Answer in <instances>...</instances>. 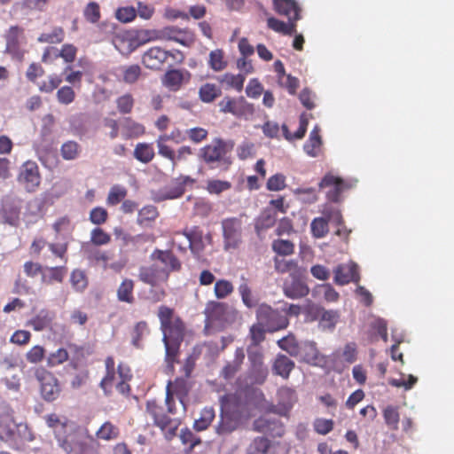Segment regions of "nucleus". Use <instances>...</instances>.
Returning <instances> with one entry per match:
<instances>
[{"label":"nucleus","mask_w":454,"mask_h":454,"mask_svg":"<svg viewBox=\"0 0 454 454\" xmlns=\"http://www.w3.org/2000/svg\"><path fill=\"white\" fill-rule=\"evenodd\" d=\"M340 318L336 310H324L320 317V327L325 331H333Z\"/></svg>","instance_id":"31"},{"label":"nucleus","mask_w":454,"mask_h":454,"mask_svg":"<svg viewBox=\"0 0 454 454\" xmlns=\"http://www.w3.org/2000/svg\"><path fill=\"white\" fill-rule=\"evenodd\" d=\"M80 153V146L74 141H67L61 146V155L66 160L76 159Z\"/></svg>","instance_id":"48"},{"label":"nucleus","mask_w":454,"mask_h":454,"mask_svg":"<svg viewBox=\"0 0 454 454\" xmlns=\"http://www.w3.org/2000/svg\"><path fill=\"white\" fill-rule=\"evenodd\" d=\"M137 48L147 43L157 41V29L133 30Z\"/></svg>","instance_id":"42"},{"label":"nucleus","mask_w":454,"mask_h":454,"mask_svg":"<svg viewBox=\"0 0 454 454\" xmlns=\"http://www.w3.org/2000/svg\"><path fill=\"white\" fill-rule=\"evenodd\" d=\"M55 314L46 309H40L27 323L35 331L40 332L51 327Z\"/></svg>","instance_id":"24"},{"label":"nucleus","mask_w":454,"mask_h":454,"mask_svg":"<svg viewBox=\"0 0 454 454\" xmlns=\"http://www.w3.org/2000/svg\"><path fill=\"white\" fill-rule=\"evenodd\" d=\"M46 422L50 427L53 428L59 447H61L67 453L71 452L73 450L71 444L67 441L62 440L61 435L59 434V429L67 427V421L66 419L61 420L56 414H51L47 416Z\"/></svg>","instance_id":"23"},{"label":"nucleus","mask_w":454,"mask_h":454,"mask_svg":"<svg viewBox=\"0 0 454 454\" xmlns=\"http://www.w3.org/2000/svg\"><path fill=\"white\" fill-rule=\"evenodd\" d=\"M238 291L241 296L244 305L247 308L251 309L255 305V301L248 285V279L245 276L240 277V283L239 285Z\"/></svg>","instance_id":"30"},{"label":"nucleus","mask_w":454,"mask_h":454,"mask_svg":"<svg viewBox=\"0 0 454 454\" xmlns=\"http://www.w3.org/2000/svg\"><path fill=\"white\" fill-rule=\"evenodd\" d=\"M284 294L292 299H299L309 294L307 285L297 278H293L291 281H286L284 284Z\"/></svg>","instance_id":"25"},{"label":"nucleus","mask_w":454,"mask_h":454,"mask_svg":"<svg viewBox=\"0 0 454 454\" xmlns=\"http://www.w3.org/2000/svg\"><path fill=\"white\" fill-rule=\"evenodd\" d=\"M162 333L166 349V370L168 372H171L174 370V363L184 337L183 323L180 320H175L174 324L164 328Z\"/></svg>","instance_id":"3"},{"label":"nucleus","mask_w":454,"mask_h":454,"mask_svg":"<svg viewBox=\"0 0 454 454\" xmlns=\"http://www.w3.org/2000/svg\"><path fill=\"white\" fill-rule=\"evenodd\" d=\"M383 417L385 423L389 427L395 430L398 428L400 416L396 407L392 405L387 406L383 411Z\"/></svg>","instance_id":"47"},{"label":"nucleus","mask_w":454,"mask_h":454,"mask_svg":"<svg viewBox=\"0 0 454 454\" xmlns=\"http://www.w3.org/2000/svg\"><path fill=\"white\" fill-rule=\"evenodd\" d=\"M214 418L215 411L213 408L206 407L201 411L200 418L194 422L195 429L197 431H202L206 429L210 425Z\"/></svg>","instance_id":"40"},{"label":"nucleus","mask_w":454,"mask_h":454,"mask_svg":"<svg viewBox=\"0 0 454 454\" xmlns=\"http://www.w3.org/2000/svg\"><path fill=\"white\" fill-rule=\"evenodd\" d=\"M319 186L320 188H330L327 198L334 202H337L341 192L349 187L344 180L332 174L325 175L319 183Z\"/></svg>","instance_id":"16"},{"label":"nucleus","mask_w":454,"mask_h":454,"mask_svg":"<svg viewBox=\"0 0 454 454\" xmlns=\"http://www.w3.org/2000/svg\"><path fill=\"white\" fill-rule=\"evenodd\" d=\"M119 434V429L110 422H105L97 431V436L105 441L116 439Z\"/></svg>","instance_id":"46"},{"label":"nucleus","mask_w":454,"mask_h":454,"mask_svg":"<svg viewBox=\"0 0 454 454\" xmlns=\"http://www.w3.org/2000/svg\"><path fill=\"white\" fill-rule=\"evenodd\" d=\"M70 282L76 292H82L88 286V279L85 272L82 270H74L71 273Z\"/></svg>","instance_id":"44"},{"label":"nucleus","mask_w":454,"mask_h":454,"mask_svg":"<svg viewBox=\"0 0 454 454\" xmlns=\"http://www.w3.org/2000/svg\"><path fill=\"white\" fill-rule=\"evenodd\" d=\"M159 318L160 321L161 330L174 324L175 320H179L178 318H174L172 309L164 306L160 307L159 309Z\"/></svg>","instance_id":"57"},{"label":"nucleus","mask_w":454,"mask_h":454,"mask_svg":"<svg viewBox=\"0 0 454 454\" xmlns=\"http://www.w3.org/2000/svg\"><path fill=\"white\" fill-rule=\"evenodd\" d=\"M83 251L87 254L88 259L95 260L97 262H102L105 268H106L108 262L114 257L113 252L103 251L89 245L83 247Z\"/></svg>","instance_id":"28"},{"label":"nucleus","mask_w":454,"mask_h":454,"mask_svg":"<svg viewBox=\"0 0 454 454\" xmlns=\"http://www.w3.org/2000/svg\"><path fill=\"white\" fill-rule=\"evenodd\" d=\"M334 282L343 286L351 281L357 283L360 276L357 272V265L355 262L344 263L338 265L334 270Z\"/></svg>","instance_id":"15"},{"label":"nucleus","mask_w":454,"mask_h":454,"mask_svg":"<svg viewBox=\"0 0 454 454\" xmlns=\"http://www.w3.org/2000/svg\"><path fill=\"white\" fill-rule=\"evenodd\" d=\"M244 215L227 217L222 220L223 248L226 251L237 249L243 240Z\"/></svg>","instance_id":"4"},{"label":"nucleus","mask_w":454,"mask_h":454,"mask_svg":"<svg viewBox=\"0 0 454 454\" xmlns=\"http://www.w3.org/2000/svg\"><path fill=\"white\" fill-rule=\"evenodd\" d=\"M279 401L285 410H289L295 402L294 392L290 388H281L278 393Z\"/></svg>","instance_id":"56"},{"label":"nucleus","mask_w":454,"mask_h":454,"mask_svg":"<svg viewBox=\"0 0 454 454\" xmlns=\"http://www.w3.org/2000/svg\"><path fill=\"white\" fill-rule=\"evenodd\" d=\"M232 146L231 143L215 138L200 150V157L208 164L220 162Z\"/></svg>","instance_id":"9"},{"label":"nucleus","mask_w":454,"mask_h":454,"mask_svg":"<svg viewBox=\"0 0 454 454\" xmlns=\"http://www.w3.org/2000/svg\"><path fill=\"white\" fill-rule=\"evenodd\" d=\"M134 283L130 279H125L120 285L117 290V297L121 301L132 303L133 302V292Z\"/></svg>","instance_id":"35"},{"label":"nucleus","mask_w":454,"mask_h":454,"mask_svg":"<svg viewBox=\"0 0 454 454\" xmlns=\"http://www.w3.org/2000/svg\"><path fill=\"white\" fill-rule=\"evenodd\" d=\"M169 55V51L155 46L144 52L141 61L146 68L157 70L160 69Z\"/></svg>","instance_id":"12"},{"label":"nucleus","mask_w":454,"mask_h":454,"mask_svg":"<svg viewBox=\"0 0 454 454\" xmlns=\"http://www.w3.org/2000/svg\"><path fill=\"white\" fill-rule=\"evenodd\" d=\"M138 277L142 282L153 286L168 279L166 271L161 270V268L160 269V266L155 264L154 262L151 266L141 267Z\"/></svg>","instance_id":"17"},{"label":"nucleus","mask_w":454,"mask_h":454,"mask_svg":"<svg viewBox=\"0 0 454 454\" xmlns=\"http://www.w3.org/2000/svg\"><path fill=\"white\" fill-rule=\"evenodd\" d=\"M68 359L67 351L64 348H59L55 352L51 353L48 357V364L50 366H56Z\"/></svg>","instance_id":"60"},{"label":"nucleus","mask_w":454,"mask_h":454,"mask_svg":"<svg viewBox=\"0 0 454 454\" xmlns=\"http://www.w3.org/2000/svg\"><path fill=\"white\" fill-rule=\"evenodd\" d=\"M110 236L100 228H95L90 234V241L96 246L106 245L110 242Z\"/></svg>","instance_id":"58"},{"label":"nucleus","mask_w":454,"mask_h":454,"mask_svg":"<svg viewBox=\"0 0 454 454\" xmlns=\"http://www.w3.org/2000/svg\"><path fill=\"white\" fill-rule=\"evenodd\" d=\"M234 290L233 285L225 279H220L215 282L214 292L218 299H224Z\"/></svg>","instance_id":"49"},{"label":"nucleus","mask_w":454,"mask_h":454,"mask_svg":"<svg viewBox=\"0 0 454 454\" xmlns=\"http://www.w3.org/2000/svg\"><path fill=\"white\" fill-rule=\"evenodd\" d=\"M151 260L160 266V269L166 271V275H168L171 271L178 270L181 267L180 262L177 258L169 251L155 250L151 254Z\"/></svg>","instance_id":"13"},{"label":"nucleus","mask_w":454,"mask_h":454,"mask_svg":"<svg viewBox=\"0 0 454 454\" xmlns=\"http://www.w3.org/2000/svg\"><path fill=\"white\" fill-rule=\"evenodd\" d=\"M294 367V363L285 355H278L273 364L272 370L275 374L283 379H287Z\"/></svg>","instance_id":"26"},{"label":"nucleus","mask_w":454,"mask_h":454,"mask_svg":"<svg viewBox=\"0 0 454 454\" xmlns=\"http://www.w3.org/2000/svg\"><path fill=\"white\" fill-rule=\"evenodd\" d=\"M321 145V137L319 136V127L315 126L313 130L310 132L308 142L304 145L305 152L310 156L317 155V148Z\"/></svg>","instance_id":"37"},{"label":"nucleus","mask_w":454,"mask_h":454,"mask_svg":"<svg viewBox=\"0 0 454 454\" xmlns=\"http://www.w3.org/2000/svg\"><path fill=\"white\" fill-rule=\"evenodd\" d=\"M279 348L290 356L309 361L316 357L317 350L311 341L298 342L294 335H288L278 341Z\"/></svg>","instance_id":"7"},{"label":"nucleus","mask_w":454,"mask_h":454,"mask_svg":"<svg viewBox=\"0 0 454 454\" xmlns=\"http://www.w3.org/2000/svg\"><path fill=\"white\" fill-rule=\"evenodd\" d=\"M199 94L203 102L210 103L221 94V90L215 84L206 83L200 88Z\"/></svg>","instance_id":"36"},{"label":"nucleus","mask_w":454,"mask_h":454,"mask_svg":"<svg viewBox=\"0 0 454 454\" xmlns=\"http://www.w3.org/2000/svg\"><path fill=\"white\" fill-rule=\"evenodd\" d=\"M193 183V179L189 176H182L178 179V182L170 188L161 191L157 197H155V200H173L179 198L184 192V185L192 184Z\"/></svg>","instance_id":"22"},{"label":"nucleus","mask_w":454,"mask_h":454,"mask_svg":"<svg viewBox=\"0 0 454 454\" xmlns=\"http://www.w3.org/2000/svg\"><path fill=\"white\" fill-rule=\"evenodd\" d=\"M127 194L126 190L121 186H114L108 194L107 202L111 205L118 204Z\"/></svg>","instance_id":"59"},{"label":"nucleus","mask_w":454,"mask_h":454,"mask_svg":"<svg viewBox=\"0 0 454 454\" xmlns=\"http://www.w3.org/2000/svg\"><path fill=\"white\" fill-rule=\"evenodd\" d=\"M273 250L280 255H289L294 252V244L286 239H278L272 243Z\"/></svg>","instance_id":"54"},{"label":"nucleus","mask_w":454,"mask_h":454,"mask_svg":"<svg viewBox=\"0 0 454 454\" xmlns=\"http://www.w3.org/2000/svg\"><path fill=\"white\" fill-rule=\"evenodd\" d=\"M121 72H122V80L126 83L131 84V83L136 82L138 80V78L141 75L142 69L138 65L134 64V65L122 67Z\"/></svg>","instance_id":"45"},{"label":"nucleus","mask_w":454,"mask_h":454,"mask_svg":"<svg viewBox=\"0 0 454 454\" xmlns=\"http://www.w3.org/2000/svg\"><path fill=\"white\" fill-rule=\"evenodd\" d=\"M133 98L129 94H125L117 99V107L123 114L129 113L133 107Z\"/></svg>","instance_id":"64"},{"label":"nucleus","mask_w":454,"mask_h":454,"mask_svg":"<svg viewBox=\"0 0 454 454\" xmlns=\"http://www.w3.org/2000/svg\"><path fill=\"white\" fill-rule=\"evenodd\" d=\"M247 416L244 405L238 403L235 395L223 396L221 398V420L216 427L217 434H223L233 431Z\"/></svg>","instance_id":"1"},{"label":"nucleus","mask_w":454,"mask_h":454,"mask_svg":"<svg viewBox=\"0 0 454 454\" xmlns=\"http://www.w3.org/2000/svg\"><path fill=\"white\" fill-rule=\"evenodd\" d=\"M183 32L176 27H164L162 29L157 30L158 35V40H168V41H175L176 43H179L181 44H184L183 38L179 37V35Z\"/></svg>","instance_id":"43"},{"label":"nucleus","mask_w":454,"mask_h":454,"mask_svg":"<svg viewBox=\"0 0 454 454\" xmlns=\"http://www.w3.org/2000/svg\"><path fill=\"white\" fill-rule=\"evenodd\" d=\"M22 31L18 27H12L6 35V51L14 53L20 44Z\"/></svg>","instance_id":"32"},{"label":"nucleus","mask_w":454,"mask_h":454,"mask_svg":"<svg viewBox=\"0 0 454 454\" xmlns=\"http://www.w3.org/2000/svg\"><path fill=\"white\" fill-rule=\"evenodd\" d=\"M146 411L152 416L154 423L162 430L168 428V425L171 424L170 419L161 413V408L156 404L155 401L147 402Z\"/></svg>","instance_id":"27"},{"label":"nucleus","mask_w":454,"mask_h":454,"mask_svg":"<svg viewBox=\"0 0 454 454\" xmlns=\"http://www.w3.org/2000/svg\"><path fill=\"white\" fill-rule=\"evenodd\" d=\"M66 268L64 266H57L47 268L42 272V282L47 285L52 284L54 281L61 283L64 279Z\"/></svg>","instance_id":"29"},{"label":"nucleus","mask_w":454,"mask_h":454,"mask_svg":"<svg viewBox=\"0 0 454 454\" xmlns=\"http://www.w3.org/2000/svg\"><path fill=\"white\" fill-rule=\"evenodd\" d=\"M21 208V200L13 196H6L3 200V209L2 215L4 219V222L11 224L15 225Z\"/></svg>","instance_id":"19"},{"label":"nucleus","mask_w":454,"mask_h":454,"mask_svg":"<svg viewBox=\"0 0 454 454\" xmlns=\"http://www.w3.org/2000/svg\"><path fill=\"white\" fill-rule=\"evenodd\" d=\"M124 129L126 130L125 136L137 137L144 133V127L131 120H125Z\"/></svg>","instance_id":"63"},{"label":"nucleus","mask_w":454,"mask_h":454,"mask_svg":"<svg viewBox=\"0 0 454 454\" xmlns=\"http://www.w3.org/2000/svg\"><path fill=\"white\" fill-rule=\"evenodd\" d=\"M257 323L269 332H275L286 327L288 320L278 310L273 309L266 303H262L256 309Z\"/></svg>","instance_id":"6"},{"label":"nucleus","mask_w":454,"mask_h":454,"mask_svg":"<svg viewBox=\"0 0 454 454\" xmlns=\"http://www.w3.org/2000/svg\"><path fill=\"white\" fill-rule=\"evenodd\" d=\"M57 98L59 103L68 105L74 99V91L69 86H64L57 92Z\"/></svg>","instance_id":"61"},{"label":"nucleus","mask_w":454,"mask_h":454,"mask_svg":"<svg viewBox=\"0 0 454 454\" xmlns=\"http://www.w3.org/2000/svg\"><path fill=\"white\" fill-rule=\"evenodd\" d=\"M276 11L287 17L289 23L278 20L275 18H269L267 20L268 27L278 33L284 35H293L296 33L295 22L301 19V8L295 0H274Z\"/></svg>","instance_id":"2"},{"label":"nucleus","mask_w":454,"mask_h":454,"mask_svg":"<svg viewBox=\"0 0 454 454\" xmlns=\"http://www.w3.org/2000/svg\"><path fill=\"white\" fill-rule=\"evenodd\" d=\"M112 43L114 48L122 55H129L137 49L133 30L116 33Z\"/></svg>","instance_id":"14"},{"label":"nucleus","mask_w":454,"mask_h":454,"mask_svg":"<svg viewBox=\"0 0 454 454\" xmlns=\"http://www.w3.org/2000/svg\"><path fill=\"white\" fill-rule=\"evenodd\" d=\"M221 82L240 91L243 88L245 76L243 74H225L223 75Z\"/></svg>","instance_id":"52"},{"label":"nucleus","mask_w":454,"mask_h":454,"mask_svg":"<svg viewBox=\"0 0 454 454\" xmlns=\"http://www.w3.org/2000/svg\"><path fill=\"white\" fill-rule=\"evenodd\" d=\"M18 180L27 192H34L41 182L37 164L32 160L26 161L20 167Z\"/></svg>","instance_id":"11"},{"label":"nucleus","mask_w":454,"mask_h":454,"mask_svg":"<svg viewBox=\"0 0 454 454\" xmlns=\"http://www.w3.org/2000/svg\"><path fill=\"white\" fill-rule=\"evenodd\" d=\"M248 359L251 363L252 369L257 373L256 382L262 383L265 380L268 370L263 365L262 353L257 347L249 346L247 348Z\"/></svg>","instance_id":"20"},{"label":"nucleus","mask_w":454,"mask_h":454,"mask_svg":"<svg viewBox=\"0 0 454 454\" xmlns=\"http://www.w3.org/2000/svg\"><path fill=\"white\" fill-rule=\"evenodd\" d=\"M209 66L215 71H221L225 67L226 63L223 60V54L221 50H215L210 52Z\"/></svg>","instance_id":"55"},{"label":"nucleus","mask_w":454,"mask_h":454,"mask_svg":"<svg viewBox=\"0 0 454 454\" xmlns=\"http://www.w3.org/2000/svg\"><path fill=\"white\" fill-rule=\"evenodd\" d=\"M231 184L228 181L219 180V179H209L207 181L205 189L210 194L219 195L222 192L230 190Z\"/></svg>","instance_id":"41"},{"label":"nucleus","mask_w":454,"mask_h":454,"mask_svg":"<svg viewBox=\"0 0 454 454\" xmlns=\"http://www.w3.org/2000/svg\"><path fill=\"white\" fill-rule=\"evenodd\" d=\"M310 229L315 238H324L329 231L328 220L325 217H317L311 222Z\"/></svg>","instance_id":"38"},{"label":"nucleus","mask_w":454,"mask_h":454,"mask_svg":"<svg viewBox=\"0 0 454 454\" xmlns=\"http://www.w3.org/2000/svg\"><path fill=\"white\" fill-rule=\"evenodd\" d=\"M35 377L40 382L41 394L46 401H53L59 395V387L57 379L50 372L37 369Z\"/></svg>","instance_id":"10"},{"label":"nucleus","mask_w":454,"mask_h":454,"mask_svg":"<svg viewBox=\"0 0 454 454\" xmlns=\"http://www.w3.org/2000/svg\"><path fill=\"white\" fill-rule=\"evenodd\" d=\"M175 243L178 242L179 249H185L183 245H187L192 253L199 257L200 253L205 249L207 244L211 243V235L204 234L198 227H193L188 232L183 234L177 233L174 239Z\"/></svg>","instance_id":"5"},{"label":"nucleus","mask_w":454,"mask_h":454,"mask_svg":"<svg viewBox=\"0 0 454 454\" xmlns=\"http://www.w3.org/2000/svg\"><path fill=\"white\" fill-rule=\"evenodd\" d=\"M266 328L256 323L250 327V339L252 344L250 346L257 347L265 338Z\"/></svg>","instance_id":"53"},{"label":"nucleus","mask_w":454,"mask_h":454,"mask_svg":"<svg viewBox=\"0 0 454 454\" xmlns=\"http://www.w3.org/2000/svg\"><path fill=\"white\" fill-rule=\"evenodd\" d=\"M205 313L212 324L223 326L235 321L238 311L227 303L210 301L207 304Z\"/></svg>","instance_id":"8"},{"label":"nucleus","mask_w":454,"mask_h":454,"mask_svg":"<svg viewBox=\"0 0 454 454\" xmlns=\"http://www.w3.org/2000/svg\"><path fill=\"white\" fill-rule=\"evenodd\" d=\"M64 35L61 27H55L50 33H43L37 40L40 43H59L63 41Z\"/></svg>","instance_id":"50"},{"label":"nucleus","mask_w":454,"mask_h":454,"mask_svg":"<svg viewBox=\"0 0 454 454\" xmlns=\"http://www.w3.org/2000/svg\"><path fill=\"white\" fill-rule=\"evenodd\" d=\"M158 211L153 206H145L139 210L137 222L140 224H146L156 219Z\"/></svg>","instance_id":"51"},{"label":"nucleus","mask_w":454,"mask_h":454,"mask_svg":"<svg viewBox=\"0 0 454 454\" xmlns=\"http://www.w3.org/2000/svg\"><path fill=\"white\" fill-rule=\"evenodd\" d=\"M184 80V74L179 70H170L166 73L163 83L172 90H176Z\"/></svg>","instance_id":"39"},{"label":"nucleus","mask_w":454,"mask_h":454,"mask_svg":"<svg viewBox=\"0 0 454 454\" xmlns=\"http://www.w3.org/2000/svg\"><path fill=\"white\" fill-rule=\"evenodd\" d=\"M136 17V10L133 7H121L116 11V18L121 22L128 23Z\"/></svg>","instance_id":"62"},{"label":"nucleus","mask_w":454,"mask_h":454,"mask_svg":"<svg viewBox=\"0 0 454 454\" xmlns=\"http://www.w3.org/2000/svg\"><path fill=\"white\" fill-rule=\"evenodd\" d=\"M219 107L223 113H230L233 115L240 116L246 109L251 108V105L242 97L239 98L225 97L219 102Z\"/></svg>","instance_id":"21"},{"label":"nucleus","mask_w":454,"mask_h":454,"mask_svg":"<svg viewBox=\"0 0 454 454\" xmlns=\"http://www.w3.org/2000/svg\"><path fill=\"white\" fill-rule=\"evenodd\" d=\"M334 355L336 358L352 364L356 360V345L354 342L347 343L342 349L337 350Z\"/></svg>","instance_id":"34"},{"label":"nucleus","mask_w":454,"mask_h":454,"mask_svg":"<svg viewBox=\"0 0 454 454\" xmlns=\"http://www.w3.org/2000/svg\"><path fill=\"white\" fill-rule=\"evenodd\" d=\"M254 430L268 434L270 436H281L284 434L282 424L276 419L270 416H263L254 422Z\"/></svg>","instance_id":"18"},{"label":"nucleus","mask_w":454,"mask_h":454,"mask_svg":"<svg viewBox=\"0 0 454 454\" xmlns=\"http://www.w3.org/2000/svg\"><path fill=\"white\" fill-rule=\"evenodd\" d=\"M153 149L148 144L139 143L137 145L134 150V157L143 163L150 162L153 160Z\"/></svg>","instance_id":"33"}]
</instances>
